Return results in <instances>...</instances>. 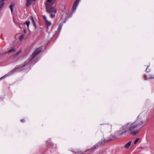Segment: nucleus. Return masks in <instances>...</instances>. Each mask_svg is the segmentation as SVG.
I'll use <instances>...</instances> for the list:
<instances>
[{
  "label": "nucleus",
  "mask_w": 154,
  "mask_h": 154,
  "mask_svg": "<svg viewBox=\"0 0 154 154\" xmlns=\"http://www.w3.org/2000/svg\"><path fill=\"white\" fill-rule=\"evenodd\" d=\"M143 123V122L140 120H137L129 126V123H127L123 126L121 130L119 131V133L121 135L124 134H138L139 130L136 129V128L139 127Z\"/></svg>",
  "instance_id": "1"
},
{
  "label": "nucleus",
  "mask_w": 154,
  "mask_h": 154,
  "mask_svg": "<svg viewBox=\"0 0 154 154\" xmlns=\"http://www.w3.org/2000/svg\"><path fill=\"white\" fill-rule=\"evenodd\" d=\"M46 10L47 12L49 14L54 13L56 14L57 12V9L49 5L48 3H45Z\"/></svg>",
  "instance_id": "2"
},
{
  "label": "nucleus",
  "mask_w": 154,
  "mask_h": 154,
  "mask_svg": "<svg viewBox=\"0 0 154 154\" xmlns=\"http://www.w3.org/2000/svg\"><path fill=\"white\" fill-rule=\"evenodd\" d=\"M103 137L104 138V142H107L108 141L113 140L115 139H118L119 138L118 135H104Z\"/></svg>",
  "instance_id": "3"
},
{
  "label": "nucleus",
  "mask_w": 154,
  "mask_h": 154,
  "mask_svg": "<svg viewBox=\"0 0 154 154\" xmlns=\"http://www.w3.org/2000/svg\"><path fill=\"white\" fill-rule=\"evenodd\" d=\"M42 49L40 48H38L36 49L32 54L31 57V59L30 60L33 59L38 54L40 53Z\"/></svg>",
  "instance_id": "4"
},
{
  "label": "nucleus",
  "mask_w": 154,
  "mask_h": 154,
  "mask_svg": "<svg viewBox=\"0 0 154 154\" xmlns=\"http://www.w3.org/2000/svg\"><path fill=\"white\" fill-rule=\"evenodd\" d=\"M80 0H76L74 2L72 9L73 11H75L76 10L77 7L79 4V1Z\"/></svg>",
  "instance_id": "5"
},
{
  "label": "nucleus",
  "mask_w": 154,
  "mask_h": 154,
  "mask_svg": "<svg viewBox=\"0 0 154 154\" xmlns=\"http://www.w3.org/2000/svg\"><path fill=\"white\" fill-rule=\"evenodd\" d=\"M131 141H130L126 143L125 145V147L126 148H128L131 145Z\"/></svg>",
  "instance_id": "6"
},
{
  "label": "nucleus",
  "mask_w": 154,
  "mask_h": 154,
  "mask_svg": "<svg viewBox=\"0 0 154 154\" xmlns=\"http://www.w3.org/2000/svg\"><path fill=\"white\" fill-rule=\"evenodd\" d=\"M29 19L30 20H32L33 23V25L35 27V28L36 29V24L35 23V22L34 21V19L33 17H31L30 18H29Z\"/></svg>",
  "instance_id": "7"
},
{
  "label": "nucleus",
  "mask_w": 154,
  "mask_h": 154,
  "mask_svg": "<svg viewBox=\"0 0 154 154\" xmlns=\"http://www.w3.org/2000/svg\"><path fill=\"white\" fill-rule=\"evenodd\" d=\"M15 5V4L14 3H12L11 4L10 6V8L11 10V12L12 13H13V7Z\"/></svg>",
  "instance_id": "8"
},
{
  "label": "nucleus",
  "mask_w": 154,
  "mask_h": 154,
  "mask_svg": "<svg viewBox=\"0 0 154 154\" xmlns=\"http://www.w3.org/2000/svg\"><path fill=\"white\" fill-rule=\"evenodd\" d=\"M32 0H27L26 5L27 6H28L32 3Z\"/></svg>",
  "instance_id": "9"
},
{
  "label": "nucleus",
  "mask_w": 154,
  "mask_h": 154,
  "mask_svg": "<svg viewBox=\"0 0 154 154\" xmlns=\"http://www.w3.org/2000/svg\"><path fill=\"white\" fill-rule=\"evenodd\" d=\"M45 23L47 26H50L51 25V21H49L48 20L45 21Z\"/></svg>",
  "instance_id": "10"
},
{
  "label": "nucleus",
  "mask_w": 154,
  "mask_h": 154,
  "mask_svg": "<svg viewBox=\"0 0 154 154\" xmlns=\"http://www.w3.org/2000/svg\"><path fill=\"white\" fill-rule=\"evenodd\" d=\"M15 51H16V50H15V48H12L9 50L8 51V53H10V52H14Z\"/></svg>",
  "instance_id": "11"
},
{
  "label": "nucleus",
  "mask_w": 154,
  "mask_h": 154,
  "mask_svg": "<svg viewBox=\"0 0 154 154\" xmlns=\"http://www.w3.org/2000/svg\"><path fill=\"white\" fill-rule=\"evenodd\" d=\"M21 52V50H20L17 53H16L14 54L13 55V56L14 57H16L17 56L18 54H19Z\"/></svg>",
  "instance_id": "12"
},
{
  "label": "nucleus",
  "mask_w": 154,
  "mask_h": 154,
  "mask_svg": "<svg viewBox=\"0 0 154 154\" xmlns=\"http://www.w3.org/2000/svg\"><path fill=\"white\" fill-rule=\"evenodd\" d=\"M30 23V22L29 21H26L25 23V24L27 25L28 28L29 26Z\"/></svg>",
  "instance_id": "13"
},
{
  "label": "nucleus",
  "mask_w": 154,
  "mask_h": 154,
  "mask_svg": "<svg viewBox=\"0 0 154 154\" xmlns=\"http://www.w3.org/2000/svg\"><path fill=\"white\" fill-rule=\"evenodd\" d=\"M27 64V63L26 62H25L24 63V65H23L21 66H20L18 67L17 68V69H20V68L24 66H25Z\"/></svg>",
  "instance_id": "14"
},
{
  "label": "nucleus",
  "mask_w": 154,
  "mask_h": 154,
  "mask_svg": "<svg viewBox=\"0 0 154 154\" xmlns=\"http://www.w3.org/2000/svg\"><path fill=\"white\" fill-rule=\"evenodd\" d=\"M149 66H147V68L146 70V71L147 72H149L150 71V69L149 68Z\"/></svg>",
  "instance_id": "15"
},
{
  "label": "nucleus",
  "mask_w": 154,
  "mask_h": 154,
  "mask_svg": "<svg viewBox=\"0 0 154 154\" xmlns=\"http://www.w3.org/2000/svg\"><path fill=\"white\" fill-rule=\"evenodd\" d=\"M50 14V17L51 18H53L55 17V15L54 14H53V13Z\"/></svg>",
  "instance_id": "16"
},
{
  "label": "nucleus",
  "mask_w": 154,
  "mask_h": 154,
  "mask_svg": "<svg viewBox=\"0 0 154 154\" xmlns=\"http://www.w3.org/2000/svg\"><path fill=\"white\" fill-rule=\"evenodd\" d=\"M24 35H21L19 38L20 40H22L23 39V38H24Z\"/></svg>",
  "instance_id": "17"
},
{
  "label": "nucleus",
  "mask_w": 154,
  "mask_h": 154,
  "mask_svg": "<svg viewBox=\"0 0 154 154\" xmlns=\"http://www.w3.org/2000/svg\"><path fill=\"white\" fill-rule=\"evenodd\" d=\"M154 79V75H150V77H149L148 79Z\"/></svg>",
  "instance_id": "18"
},
{
  "label": "nucleus",
  "mask_w": 154,
  "mask_h": 154,
  "mask_svg": "<svg viewBox=\"0 0 154 154\" xmlns=\"http://www.w3.org/2000/svg\"><path fill=\"white\" fill-rule=\"evenodd\" d=\"M7 75H5L4 76H3V77H2L0 78V81L2 79H3L5 78V77H6Z\"/></svg>",
  "instance_id": "19"
},
{
  "label": "nucleus",
  "mask_w": 154,
  "mask_h": 154,
  "mask_svg": "<svg viewBox=\"0 0 154 154\" xmlns=\"http://www.w3.org/2000/svg\"><path fill=\"white\" fill-rule=\"evenodd\" d=\"M139 139H140V138H137L136 139V140H135V141H134V144H136L138 142V141L139 140Z\"/></svg>",
  "instance_id": "20"
},
{
  "label": "nucleus",
  "mask_w": 154,
  "mask_h": 154,
  "mask_svg": "<svg viewBox=\"0 0 154 154\" xmlns=\"http://www.w3.org/2000/svg\"><path fill=\"white\" fill-rule=\"evenodd\" d=\"M43 18L45 20V21H46V20H48L47 19V18L45 15H43Z\"/></svg>",
  "instance_id": "21"
},
{
  "label": "nucleus",
  "mask_w": 154,
  "mask_h": 154,
  "mask_svg": "<svg viewBox=\"0 0 154 154\" xmlns=\"http://www.w3.org/2000/svg\"><path fill=\"white\" fill-rule=\"evenodd\" d=\"M62 25H61V24H60L59 26V27H58V28L59 29H61V28H62Z\"/></svg>",
  "instance_id": "22"
},
{
  "label": "nucleus",
  "mask_w": 154,
  "mask_h": 154,
  "mask_svg": "<svg viewBox=\"0 0 154 154\" xmlns=\"http://www.w3.org/2000/svg\"><path fill=\"white\" fill-rule=\"evenodd\" d=\"M47 2H47V3L50 5L49 3H50L51 2V0H47Z\"/></svg>",
  "instance_id": "23"
},
{
  "label": "nucleus",
  "mask_w": 154,
  "mask_h": 154,
  "mask_svg": "<svg viewBox=\"0 0 154 154\" xmlns=\"http://www.w3.org/2000/svg\"><path fill=\"white\" fill-rule=\"evenodd\" d=\"M96 148V146H95L94 147L92 148L91 149H90L93 150L94 149H95Z\"/></svg>",
  "instance_id": "24"
},
{
  "label": "nucleus",
  "mask_w": 154,
  "mask_h": 154,
  "mask_svg": "<svg viewBox=\"0 0 154 154\" xmlns=\"http://www.w3.org/2000/svg\"><path fill=\"white\" fill-rule=\"evenodd\" d=\"M21 121L23 122H25V120L24 119H21Z\"/></svg>",
  "instance_id": "25"
},
{
  "label": "nucleus",
  "mask_w": 154,
  "mask_h": 154,
  "mask_svg": "<svg viewBox=\"0 0 154 154\" xmlns=\"http://www.w3.org/2000/svg\"><path fill=\"white\" fill-rule=\"evenodd\" d=\"M24 33H26V30H25V31H24Z\"/></svg>",
  "instance_id": "26"
},
{
  "label": "nucleus",
  "mask_w": 154,
  "mask_h": 154,
  "mask_svg": "<svg viewBox=\"0 0 154 154\" xmlns=\"http://www.w3.org/2000/svg\"><path fill=\"white\" fill-rule=\"evenodd\" d=\"M34 1H35L36 0H34Z\"/></svg>",
  "instance_id": "27"
}]
</instances>
